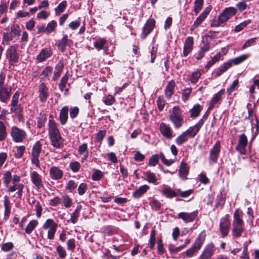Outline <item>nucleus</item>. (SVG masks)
Masks as SVG:
<instances>
[{"label":"nucleus","mask_w":259,"mask_h":259,"mask_svg":"<svg viewBox=\"0 0 259 259\" xmlns=\"http://www.w3.org/2000/svg\"><path fill=\"white\" fill-rule=\"evenodd\" d=\"M6 76L3 73H0V101L6 103L9 99L11 95L12 87L5 84V80Z\"/></svg>","instance_id":"20e7f679"},{"label":"nucleus","mask_w":259,"mask_h":259,"mask_svg":"<svg viewBox=\"0 0 259 259\" xmlns=\"http://www.w3.org/2000/svg\"><path fill=\"white\" fill-rule=\"evenodd\" d=\"M51 178L54 180L61 179L63 175V171L57 166H52L50 169Z\"/></svg>","instance_id":"dca6fc26"},{"label":"nucleus","mask_w":259,"mask_h":259,"mask_svg":"<svg viewBox=\"0 0 259 259\" xmlns=\"http://www.w3.org/2000/svg\"><path fill=\"white\" fill-rule=\"evenodd\" d=\"M7 136L6 126L3 121L0 120V141L5 140Z\"/></svg>","instance_id":"58836bf2"},{"label":"nucleus","mask_w":259,"mask_h":259,"mask_svg":"<svg viewBox=\"0 0 259 259\" xmlns=\"http://www.w3.org/2000/svg\"><path fill=\"white\" fill-rule=\"evenodd\" d=\"M201 75V72L200 70H197L196 71L192 72L191 75L189 77V80L192 83L196 82Z\"/></svg>","instance_id":"a18cd8bd"},{"label":"nucleus","mask_w":259,"mask_h":259,"mask_svg":"<svg viewBox=\"0 0 259 259\" xmlns=\"http://www.w3.org/2000/svg\"><path fill=\"white\" fill-rule=\"evenodd\" d=\"M161 193L166 198H172L177 196V190L176 191H174L170 187H164L162 189Z\"/></svg>","instance_id":"c85d7f7f"},{"label":"nucleus","mask_w":259,"mask_h":259,"mask_svg":"<svg viewBox=\"0 0 259 259\" xmlns=\"http://www.w3.org/2000/svg\"><path fill=\"white\" fill-rule=\"evenodd\" d=\"M41 150V144L40 141H37L34 145L31 155L33 156H39Z\"/></svg>","instance_id":"4c0bfd02"},{"label":"nucleus","mask_w":259,"mask_h":259,"mask_svg":"<svg viewBox=\"0 0 259 259\" xmlns=\"http://www.w3.org/2000/svg\"><path fill=\"white\" fill-rule=\"evenodd\" d=\"M248 58V56L247 55H243L239 57H238L234 59L229 60V61H231L232 64L233 63L235 65H238L244 60H245Z\"/></svg>","instance_id":"8fccbe9b"},{"label":"nucleus","mask_w":259,"mask_h":259,"mask_svg":"<svg viewBox=\"0 0 259 259\" xmlns=\"http://www.w3.org/2000/svg\"><path fill=\"white\" fill-rule=\"evenodd\" d=\"M144 176L146 177V180L150 183L154 184H158L157 181L158 177L156 175L150 170L147 171L144 173Z\"/></svg>","instance_id":"a878e982"},{"label":"nucleus","mask_w":259,"mask_h":259,"mask_svg":"<svg viewBox=\"0 0 259 259\" xmlns=\"http://www.w3.org/2000/svg\"><path fill=\"white\" fill-rule=\"evenodd\" d=\"M77 186V184L74 181L71 180L68 182L66 186V189L71 192L76 189Z\"/></svg>","instance_id":"680f3d73"},{"label":"nucleus","mask_w":259,"mask_h":259,"mask_svg":"<svg viewBox=\"0 0 259 259\" xmlns=\"http://www.w3.org/2000/svg\"><path fill=\"white\" fill-rule=\"evenodd\" d=\"M30 178L32 183L37 189H40L42 187L41 176L36 171H33L30 174Z\"/></svg>","instance_id":"f3484780"},{"label":"nucleus","mask_w":259,"mask_h":259,"mask_svg":"<svg viewBox=\"0 0 259 259\" xmlns=\"http://www.w3.org/2000/svg\"><path fill=\"white\" fill-rule=\"evenodd\" d=\"M67 6V2L66 1H62L59 4L58 7L55 9L56 15H59L62 13Z\"/></svg>","instance_id":"3c124183"},{"label":"nucleus","mask_w":259,"mask_h":259,"mask_svg":"<svg viewBox=\"0 0 259 259\" xmlns=\"http://www.w3.org/2000/svg\"><path fill=\"white\" fill-rule=\"evenodd\" d=\"M221 143L217 141L210 151L209 159L210 162L215 163L217 162L219 153L220 152Z\"/></svg>","instance_id":"9b49d317"},{"label":"nucleus","mask_w":259,"mask_h":259,"mask_svg":"<svg viewBox=\"0 0 259 259\" xmlns=\"http://www.w3.org/2000/svg\"><path fill=\"white\" fill-rule=\"evenodd\" d=\"M193 45V38L191 36L188 37L185 42L184 49H192Z\"/></svg>","instance_id":"774afa93"},{"label":"nucleus","mask_w":259,"mask_h":259,"mask_svg":"<svg viewBox=\"0 0 259 259\" xmlns=\"http://www.w3.org/2000/svg\"><path fill=\"white\" fill-rule=\"evenodd\" d=\"M202 106L199 104H196L190 110V116L192 118H195L198 117L200 112L202 110Z\"/></svg>","instance_id":"f704fd0d"},{"label":"nucleus","mask_w":259,"mask_h":259,"mask_svg":"<svg viewBox=\"0 0 259 259\" xmlns=\"http://www.w3.org/2000/svg\"><path fill=\"white\" fill-rule=\"evenodd\" d=\"M159 130L161 135L168 140L173 138V132L169 124L161 122L160 124Z\"/></svg>","instance_id":"ddd939ff"},{"label":"nucleus","mask_w":259,"mask_h":259,"mask_svg":"<svg viewBox=\"0 0 259 259\" xmlns=\"http://www.w3.org/2000/svg\"><path fill=\"white\" fill-rule=\"evenodd\" d=\"M80 210V206H77L76 209L71 214L70 220L72 224H74L77 222L78 218L79 217V211Z\"/></svg>","instance_id":"09e8293b"},{"label":"nucleus","mask_w":259,"mask_h":259,"mask_svg":"<svg viewBox=\"0 0 259 259\" xmlns=\"http://www.w3.org/2000/svg\"><path fill=\"white\" fill-rule=\"evenodd\" d=\"M21 29L19 25H14L11 27L12 36H18L20 35Z\"/></svg>","instance_id":"bf43d9fd"},{"label":"nucleus","mask_w":259,"mask_h":259,"mask_svg":"<svg viewBox=\"0 0 259 259\" xmlns=\"http://www.w3.org/2000/svg\"><path fill=\"white\" fill-rule=\"evenodd\" d=\"M48 126L49 138L61 135L60 131L57 127V123L53 119H49Z\"/></svg>","instance_id":"2eb2a0df"},{"label":"nucleus","mask_w":259,"mask_h":259,"mask_svg":"<svg viewBox=\"0 0 259 259\" xmlns=\"http://www.w3.org/2000/svg\"><path fill=\"white\" fill-rule=\"evenodd\" d=\"M149 189V187L147 185L141 186L137 190L133 193V196L135 198H139L146 193Z\"/></svg>","instance_id":"cd10ccee"},{"label":"nucleus","mask_w":259,"mask_h":259,"mask_svg":"<svg viewBox=\"0 0 259 259\" xmlns=\"http://www.w3.org/2000/svg\"><path fill=\"white\" fill-rule=\"evenodd\" d=\"M201 127L202 126L197 122L194 126H190L184 133L188 138H193L196 135Z\"/></svg>","instance_id":"a211bd4d"},{"label":"nucleus","mask_w":259,"mask_h":259,"mask_svg":"<svg viewBox=\"0 0 259 259\" xmlns=\"http://www.w3.org/2000/svg\"><path fill=\"white\" fill-rule=\"evenodd\" d=\"M106 40L104 38H99L94 42V46L96 49H102L104 47H106L105 45Z\"/></svg>","instance_id":"5fc2aeb1"},{"label":"nucleus","mask_w":259,"mask_h":259,"mask_svg":"<svg viewBox=\"0 0 259 259\" xmlns=\"http://www.w3.org/2000/svg\"><path fill=\"white\" fill-rule=\"evenodd\" d=\"M19 98V93L17 91L12 97L11 104V112H14L19 110L20 105H18V100Z\"/></svg>","instance_id":"aec40b11"},{"label":"nucleus","mask_w":259,"mask_h":259,"mask_svg":"<svg viewBox=\"0 0 259 259\" xmlns=\"http://www.w3.org/2000/svg\"><path fill=\"white\" fill-rule=\"evenodd\" d=\"M13 185L9 187L8 189V192H12L18 190L17 194L19 198H21L22 196L23 190L24 187V185L23 184H13Z\"/></svg>","instance_id":"bb28decb"},{"label":"nucleus","mask_w":259,"mask_h":259,"mask_svg":"<svg viewBox=\"0 0 259 259\" xmlns=\"http://www.w3.org/2000/svg\"><path fill=\"white\" fill-rule=\"evenodd\" d=\"M206 18L203 16V15L200 14L194 21L193 25L191 26L190 30L191 31H193L195 28L198 27L199 25Z\"/></svg>","instance_id":"c03bdc74"},{"label":"nucleus","mask_w":259,"mask_h":259,"mask_svg":"<svg viewBox=\"0 0 259 259\" xmlns=\"http://www.w3.org/2000/svg\"><path fill=\"white\" fill-rule=\"evenodd\" d=\"M251 20L249 19L246 20L238 25H236L234 28V31L236 32L240 31L241 30L244 29L247 25L250 24Z\"/></svg>","instance_id":"49530a36"},{"label":"nucleus","mask_w":259,"mask_h":259,"mask_svg":"<svg viewBox=\"0 0 259 259\" xmlns=\"http://www.w3.org/2000/svg\"><path fill=\"white\" fill-rule=\"evenodd\" d=\"M232 66L231 61H227L221 65L216 70L217 76H220L224 72L227 71Z\"/></svg>","instance_id":"c756f323"},{"label":"nucleus","mask_w":259,"mask_h":259,"mask_svg":"<svg viewBox=\"0 0 259 259\" xmlns=\"http://www.w3.org/2000/svg\"><path fill=\"white\" fill-rule=\"evenodd\" d=\"M72 44L73 42L68 38L67 35H65L62 38L58 46L61 49H65L71 47Z\"/></svg>","instance_id":"72a5a7b5"},{"label":"nucleus","mask_w":259,"mask_h":259,"mask_svg":"<svg viewBox=\"0 0 259 259\" xmlns=\"http://www.w3.org/2000/svg\"><path fill=\"white\" fill-rule=\"evenodd\" d=\"M11 136L15 142L20 143L23 141L26 136V132L16 126H13L11 129Z\"/></svg>","instance_id":"423d86ee"},{"label":"nucleus","mask_w":259,"mask_h":259,"mask_svg":"<svg viewBox=\"0 0 259 259\" xmlns=\"http://www.w3.org/2000/svg\"><path fill=\"white\" fill-rule=\"evenodd\" d=\"M5 214L9 215L10 213L11 206L9 198L7 196L4 197Z\"/></svg>","instance_id":"603ef678"},{"label":"nucleus","mask_w":259,"mask_h":259,"mask_svg":"<svg viewBox=\"0 0 259 259\" xmlns=\"http://www.w3.org/2000/svg\"><path fill=\"white\" fill-rule=\"evenodd\" d=\"M14 247V245L12 242H7L3 244L2 246V250L4 252L10 251Z\"/></svg>","instance_id":"338daca9"},{"label":"nucleus","mask_w":259,"mask_h":259,"mask_svg":"<svg viewBox=\"0 0 259 259\" xmlns=\"http://www.w3.org/2000/svg\"><path fill=\"white\" fill-rule=\"evenodd\" d=\"M206 235L205 231H202L199 234L192 246L184 252L186 256L192 257L197 253L205 241Z\"/></svg>","instance_id":"f03ea898"},{"label":"nucleus","mask_w":259,"mask_h":259,"mask_svg":"<svg viewBox=\"0 0 259 259\" xmlns=\"http://www.w3.org/2000/svg\"><path fill=\"white\" fill-rule=\"evenodd\" d=\"M7 56L11 64L16 63L18 60V56L16 50H8Z\"/></svg>","instance_id":"7c9ffc66"},{"label":"nucleus","mask_w":259,"mask_h":259,"mask_svg":"<svg viewBox=\"0 0 259 259\" xmlns=\"http://www.w3.org/2000/svg\"><path fill=\"white\" fill-rule=\"evenodd\" d=\"M155 21L153 19L148 20L142 29L141 37L144 39L153 30L155 27Z\"/></svg>","instance_id":"9d476101"},{"label":"nucleus","mask_w":259,"mask_h":259,"mask_svg":"<svg viewBox=\"0 0 259 259\" xmlns=\"http://www.w3.org/2000/svg\"><path fill=\"white\" fill-rule=\"evenodd\" d=\"M198 215V211H194L191 212H182L178 214L179 219H181L184 222L186 223L193 222Z\"/></svg>","instance_id":"f8f14e48"},{"label":"nucleus","mask_w":259,"mask_h":259,"mask_svg":"<svg viewBox=\"0 0 259 259\" xmlns=\"http://www.w3.org/2000/svg\"><path fill=\"white\" fill-rule=\"evenodd\" d=\"M69 108L67 106H64L60 110L59 120L61 124H65L68 119Z\"/></svg>","instance_id":"5701e85b"},{"label":"nucleus","mask_w":259,"mask_h":259,"mask_svg":"<svg viewBox=\"0 0 259 259\" xmlns=\"http://www.w3.org/2000/svg\"><path fill=\"white\" fill-rule=\"evenodd\" d=\"M51 55L50 50H41V52L37 56V60L41 62L49 58Z\"/></svg>","instance_id":"473e14b6"},{"label":"nucleus","mask_w":259,"mask_h":259,"mask_svg":"<svg viewBox=\"0 0 259 259\" xmlns=\"http://www.w3.org/2000/svg\"><path fill=\"white\" fill-rule=\"evenodd\" d=\"M61 201L66 208L70 207L72 204L71 198L67 195H64L61 198Z\"/></svg>","instance_id":"37998d69"},{"label":"nucleus","mask_w":259,"mask_h":259,"mask_svg":"<svg viewBox=\"0 0 259 259\" xmlns=\"http://www.w3.org/2000/svg\"><path fill=\"white\" fill-rule=\"evenodd\" d=\"M242 214V211L239 209H236L234 213L232 230L233 238L236 239L240 237L244 231Z\"/></svg>","instance_id":"f257e3e1"},{"label":"nucleus","mask_w":259,"mask_h":259,"mask_svg":"<svg viewBox=\"0 0 259 259\" xmlns=\"http://www.w3.org/2000/svg\"><path fill=\"white\" fill-rule=\"evenodd\" d=\"M64 67V65L63 63L59 62L58 64L56 65L55 67V71L54 72V76L53 77V79L55 80L59 78L60 76L61 73L63 70Z\"/></svg>","instance_id":"e433bc0d"},{"label":"nucleus","mask_w":259,"mask_h":259,"mask_svg":"<svg viewBox=\"0 0 259 259\" xmlns=\"http://www.w3.org/2000/svg\"><path fill=\"white\" fill-rule=\"evenodd\" d=\"M78 154L80 155H83V157L82 159V161L85 160L89 155V152L88 150V145L87 144L83 143L80 145L78 147Z\"/></svg>","instance_id":"2f4dec72"},{"label":"nucleus","mask_w":259,"mask_h":259,"mask_svg":"<svg viewBox=\"0 0 259 259\" xmlns=\"http://www.w3.org/2000/svg\"><path fill=\"white\" fill-rule=\"evenodd\" d=\"M47 117L45 113H40L37 119V126L40 128L42 127L46 121Z\"/></svg>","instance_id":"a19ab883"},{"label":"nucleus","mask_w":259,"mask_h":259,"mask_svg":"<svg viewBox=\"0 0 259 259\" xmlns=\"http://www.w3.org/2000/svg\"><path fill=\"white\" fill-rule=\"evenodd\" d=\"M159 157H160V158L161 161L163 163V164H164L165 165H166L167 166L171 165L175 162V160H174V159H166L163 153H162V152H160L159 153Z\"/></svg>","instance_id":"6e6d98bb"},{"label":"nucleus","mask_w":259,"mask_h":259,"mask_svg":"<svg viewBox=\"0 0 259 259\" xmlns=\"http://www.w3.org/2000/svg\"><path fill=\"white\" fill-rule=\"evenodd\" d=\"M237 12L236 8L229 7L226 8L223 12L219 16V19L221 22H225L230 18L234 16Z\"/></svg>","instance_id":"6e6552de"},{"label":"nucleus","mask_w":259,"mask_h":259,"mask_svg":"<svg viewBox=\"0 0 259 259\" xmlns=\"http://www.w3.org/2000/svg\"><path fill=\"white\" fill-rule=\"evenodd\" d=\"M176 85L175 82L174 80H170L166 85L164 91L165 97L170 99L174 92V89Z\"/></svg>","instance_id":"412c9836"},{"label":"nucleus","mask_w":259,"mask_h":259,"mask_svg":"<svg viewBox=\"0 0 259 259\" xmlns=\"http://www.w3.org/2000/svg\"><path fill=\"white\" fill-rule=\"evenodd\" d=\"M48 97V89L44 83H41L39 86V100L41 102H44L46 101Z\"/></svg>","instance_id":"393cba45"},{"label":"nucleus","mask_w":259,"mask_h":259,"mask_svg":"<svg viewBox=\"0 0 259 259\" xmlns=\"http://www.w3.org/2000/svg\"><path fill=\"white\" fill-rule=\"evenodd\" d=\"M69 167L73 172H76L80 168V164L78 161L72 162L69 164Z\"/></svg>","instance_id":"052dcab7"},{"label":"nucleus","mask_w":259,"mask_h":259,"mask_svg":"<svg viewBox=\"0 0 259 259\" xmlns=\"http://www.w3.org/2000/svg\"><path fill=\"white\" fill-rule=\"evenodd\" d=\"M225 90L222 89L216 93L210 101L208 110H211L213 108L215 104H217L221 99L223 95L224 94Z\"/></svg>","instance_id":"6ab92c4d"},{"label":"nucleus","mask_w":259,"mask_h":259,"mask_svg":"<svg viewBox=\"0 0 259 259\" xmlns=\"http://www.w3.org/2000/svg\"><path fill=\"white\" fill-rule=\"evenodd\" d=\"M56 251L60 258H64L65 257L66 255V251L62 246L60 245H58L56 248Z\"/></svg>","instance_id":"0e129e2a"},{"label":"nucleus","mask_w":259,"mask_h":259,"mask_svg":"<svg viewBox=\"0 0 259 259\" xmlns=\"http://www.w3.org/2000/svg\"><path fill=\"white\" fill-rule=\"evenodd\" d=\"M159 158V155L154 154L152 155L149 159L148 165L152 166H155L158 162Z\"/></svg>","instance_id":"13d9d810"},{"label":"nucleus","mask_w":259,"mask_h":259,"mask_svg":"<svg viewBox=\"0 0 259 259\" xmlns=\"http://www.w3.org/2000/svg\"><path fill=\"white\" fill-rule=\"evenodd\" d=\"M57 22L54 20H52L49 22L45 28L46 30V33L47 34H49L54 32L55 30Z\"/></svg>","instance_id":"79ce46f5"},{"label":"nucleus","mask_w":259,"mask_h":259,"mask_svg":"<svg viewBox=\"0 0 259 259\" xmlns=\"http://www.w3.org/2000/svg\"><path fill=\"white\" fill-rule=\"evenodd\" d=\"M214 245L212 243L207 244L200 255L199 259H211L214 253Z\"/></svg>","instance_id":"1a4fd4ad"},{"label":"nucleus","mask_w":259,"mask_h":259,"mask_svg":"<svg viewBox=\"0 0 259 259\" xmlns=\"http://www.w3.org/2000/svg\"><path fill=\"white\" fill-rule=\"evenodd\" d=\"M189 168L187 164L182 161L181 163L179 169L180 177L183 180L186 179V177L189 173Z\"/></svg>","instance_id":"b1692460"},{"label":"nucleus","mask_w":259,"mask_h":259,"mask_svg":"<svg viewBox=\"0 0 259 259\" xmlns=\"http://www.w3.org/2000/svg\"><path fill=\"white\" fill-rule=\"evenodd\" d=\"M169 120L173 123L175 128L181 127L184 122L183 111L179 106H174L169 115Z\"/></svg>","instance_id":"7ed1b4c3"},{"label":"nucleus","mask_w":259,"mask_h":259,"mask_svg":"<svg viewBox=\"0 0 259 259\" xmlns=\"http://www.w3.org/2000/svg\"><path fill=\"white\" fill-rule=\"evenodd\" d=\"M247 144L246 136L242 134L240 135L238 139V143L236 147V150L241 154H245L246 152L245 147Z\"/></svg>","instance_id":"4468645a"},{"label":"nucleus","mask_w":259,"mask_h":259,"mask_svg":"<svg viewBox=\"0 0 259 259\" xmlns=\"http://www.w3.org/2000/svg\"><path fill=\"white\" fill-rule=\"evenodd\" d=\"M57 227V224L51 219H47L43 224L42 228L45 230H48L47 237L49 239L52 240L54 238Z\"/></svg>","instance_id":"39448f33"},{"label":"nucleus","mask_w":259,"mask_h":259,"mask_svg":"<svg viewBox=\"0 0 259 259\" xmlns=\"http://www.w3.org/2000/svg\"><path fill=\"white\" fill-rule=\"evenodd\" d=\"M38 222L36 220H33L29 222L25 229V233L30 234L37 226Z\"/></svg>","instance_id":"c9c22d12"},{"label":"nucleus","mask_w":259,"mask_h":259,"mask_svg":"<svg viewBox=\"0 0 259 259\" xmlns=\"http://www.w3.org/2000/svg\"><path fill=\"white\" fill-rule=\"evenodd\" d=\"M222 55L220 53L214 56L212 59L207 62L205 67L206 69H209L213 64L218 62L221 58Z\"/></svg>","instance_id":"ea45409f"},{"label":"nucleus","mask_w":259,"mask_h":259,"mask_svg":"<svg viewBox=\"0 0 259 259\" xmlns=\"http://www.w3.org/2000/svg\"><path fill=\"white\" fill-rule=\"evenodd\" d=\"M192 92V89L187 88L182 91V99L184 102H186L189 98Z\"/></svg>","instance_id":"864d4df0"},{"label":"nucleus","mask_w":259,"mask_h":259,"mask_svg":"<svg viewBox=\"0 0 259 259\" xmlns=\"http://www.w3.org/2000/svg\"><path fill=\"white\" fill-rule=\"evenodd\" d=\"M188 138V137L185 133L183 132L176 139V143L178 145H181L187 140Z\"/></svg>","instance_id":"de8ad7c7"},{"label":"nucleus","mask_w":259,"mask_h":259,"mask_svg":"<svg viewBox=\"0 0 259 259\" xmlns=\"http://www.w3.org/2000/svg\"><path fill=\"white\" fill-rule=\"evenodd\" d=\"M25 149V147L23 146H21L17 147V150L15 152V154H14L15 157H16L17 158H21L24 154Z\"/></svg>","instance_id":"69168bd1"},{"label":"nucleus","mask_w":259,"mask_h":259,"mask_svg":"<svg viewBox=\"0 0 259 259\" xmlns=\"http://www.w3.org/2000/svg\"><path fill=\"white\" fill-rule=\"evenodd\" d=\"M51 143L53 147L56 148H61L63 146L64 140L61 136H57L50 138Z\"/></svg>","instance_id":"4be33fe9"},{"label":"nucleus","mask_w":259,"mask_h":259,"mask_svg":"<svg viewBox=\"0 0 259 259\" xmlns=\"http://www.w3.org/2000/svg\"><path fill=\"white\" fill-rule=\"evenodd\" d=\"M68 78V76L66 74L62 77L60 82L59 84V89L61 91H63L65 88Z\"/></svg>","instance_id":"e2e57ef3"},{"label":"nucleus","mask_w":259,"mask_h":259,"mask_svg":"<svg viewBox=\"0 0 259 259\" xmlns=\"http://www.w3.org/2000/svg\"><path fill=\"white\" fill-rule=\"evenodd\" d=\"M230 227L229 215L227 214L220 220V229L223 237H226L228 234Z\"/></svg>","instance_id":"0eeeda50"},{"label":"nucleus","mask_w":259,"mask_h":259,"mask_svg":"<svg viewBox=\"0 0 259 259\" xmlns=\"http://www.w3.org/2000/svg\"><path fill=\"white\" fill-rule=\"evenodd\" d=\"M203 5V0H195L194 11L198 14L202 9Z\"/></svg>","instance_id":"4d7b16f0"}]
</instances>
